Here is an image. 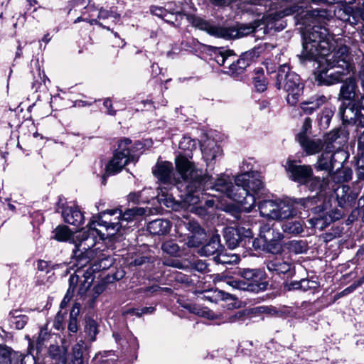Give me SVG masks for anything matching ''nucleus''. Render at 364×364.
I'll use <instances>...</instances> for the list:
<instances>
[{"label":"nucleus","mask_w":364,"mask_h":364,"mask_svg":"<svg viewBox=\"0 0 364 364\" xmlns=\"http://www.w3.org/2000/svg\"><path fill=\"white\" fill-rule=\"evenodd\" d=\"M166 13L168 14V18H171L173 21L174 20V23L176 25H178V20L181 19L183 17V6L181 3L176 2H168L165 5Z\"/></svg>","instance_id":"nucleus-29"},{"label":"nucleus","mask_w":364,"mask_h":364,"mask_svg":"<svg viewBox=\"0 0 364 364\" xmlns=\"http://www.w3.org/2000/svg\"><path fill=\"white\" fill-rule=\"evenodd\" d=\"M296 11V6H290L279 11L272 9L269 13L264 15L261 19L262 24L265 25L268 29L282 30L285 25L280 21L286 16L291 15Z\"/></svg>","instance_id":"nucleus-12"},{"label":"nucleus","mask_w":364,"mask_h":364,"mask_svg":"<svg viewBox=\"0 0 364 364\" xmlns=\"http://www.w3.org/2000/svg\"><path fill=\"white\" fill-rule=\"evenodd\" d=\"M11 353L10 348L0 345V364H11Z\"/></svg>","instance_id":"nucleus-43"},{"label":"nucleus","mask_w":364,"mask_h":364,"mask_svg":"<svg viewBox=\"0 0 364 364\" xmlns=\"http://www.w3.org/2000/svg\"><path fill=\"white\" fill-rule=\"evenodd\" d=\"M62 215L65 223L77 227L82 225L85 220L83 213L75 205L63 207Z\"/></svg>","instance_id":"nucleus-16"},{"label":"nucleus","mask_w":364,"mask_h":364,"mask_svg":"<svg viewBox=\"0 0 364 364\" xmlns=\"http://www.w3.org/2000/svg\"><path fill=\"white\" fill-rule=\"evenodd\" d=\"M92 255V251L91 249L87 251V253L83 252L82 254L78 252L77 255H75L77 257L75 264V272L78 274L82 273L83 277V280H80V284L78 289V294L80 295L85 294L91 287L95 279L94 272L101 269H106L112 263V261L110 258H105L100 261V264H93L87 269L82 271V269L86 267L88 263H90V257Z\"/></svg>","instance_id":"nucleus-6"},{"label":"nucleus","mask_w":364,"mask_h":364,"mask_svg":"<svg viewBox=\"0 0 364 364\" xmlns=\"http://www.w3.org/2000/svg\"><path fill=\"white\" fill-rule=\"evenodd\" d=\"M287 170L291 173L294 181L301 184L308 182V179L313 174L312 168L308 165H295L294 161L288 160L286 166Z\"/></svg>","instance_id":"nucleus-15"},{"label":"nucleus","mask_w":364,"mask_h":364,"mask_svg":"<svg viewBox=\"0 0 364 364\" xmlns=\"http://www.w3.org/2000/svg\"><path fill=\"white\" fill-rule=\"evenodd\" d=\"M357 84L355 80L349 78L345 81L341 88L340 95L343 100H351L356 95Z\"/></svg>","instance_id":"nucleus-27"},{"label":"nucleus","mask_w":364,"mask_h":364,"mask_svg":"<svg viewBox=\"0 0 364 364\" xmlns=\"http://www.w3.org/2000/svg\"><path fill=\"white\" fill-rule=\"evenodd\" d=\"M355 199L354 196L348 195L346 197L341 198L338 203L341 206H343L346 204L350 203Z\"/></svg>","instance_id":"nucleus-61"},{"label":"nucleus","mask_w":364,"mask_h":364,"mask_svg":"<svg viewBox=\"0 0 364 364\" xmlns=\"http://www.w3.org/2000/svg\"><path fill=\"white\" fill-rule=\"evenodd\" d=\"M358 210L359 214L364 222V195L361 196L358 200Z\"/></svg>","instance_id":"nucleus-59"},{"label":"nucleus","mask_w":364,"mask_h":364,"mask_svg":"<svg viewBox=\"0 0 364 364\" xmlns=\"http://www.w3.org/2000/svg\"><path fill=\"white\" fill-rule=\"evenodd\" d=\"M340 137V130L333 129L324 136L323 144L327 151H333V143Z\"/></svg>","instance_id":"nucleus-32"},{"label":"nucleus","mask_w":364,"mask_h":364,"mask_svg":"<svg viewBox=\"0 0 364 364\" xmlns=\"http://www.w3.org/2000/svg\"><path fill=\"white\" fill-rule=\"evenodd\" d=\"M179 148L184 151H192L196 146V143L194 140L188 136H184L179 142Z\"/></svg>","instance_id":"nucleus-45"},{"label":"nucleus","mask_w":364,"mask_h":364,"mask_svg":"<svg viewBox=\"0 0 364 364\" xmlns=\"http://www.w3.org/2000/svg\"><path fill=\"white\" fill-rule=\"evenodd\" d=\"M283 235L272 229L269 225H264L259 230V239L257 242H262L261 244L264 249L272 254L280 253L282 250L281 241Z\"/></svg>","instance_id":"nucleus-11"},{"label":"nucleus","mask_w":364,"mask_h":364,"mask_svg":"<svg viewBox=\"0 0 364 364\" xmlns=\"http://www.w3.org/2000/svg\"><path fill=\"white\" fill-rule=\"evenodd\" d=\"M237 230H240V235L241 238H252L253 237V234L252 230L250 228H245L244 227H238L237 228Z\"/></svg>","instance_id":"nucleus-53"},{"label":"nucleus","mask_w":364,"mask_h":364,"mask_svg":"<svg viewBox=\"0 0 364 364\" xmlns=\"http://www.w3.org/2000/svg\"><path fill=\"white\" fill-rule=\"evenodd\" d=\"M97 17L99 19H107L112 18H113L114 22H117L119 21L120 15L114 11H108L102 8L99 11Z\"/></svg>","instance_id":"nucleus-46"},{"label":"nucleus","mask_w":364,"mask_h":364,"mask_svg":"<svg viewBox=\"0 0 364 364\" xmlns=\"http://www.w3.org/2000/svg\"><path fill=\"white\" fill-rule=\"evenodd\" d=\"M223 282L233 289L240 290L252 289L251 283H246L244 280H237L233 278H225Z\"/></svg>","instance_id":"nucleus-35"},{"label":"nucleus","mask_w":364,"mask_h":364,"mask_svg":"<svg viewBox=\"0 0 364 364\" xmlns=\"http://www.w3.org/2000/svg\"><path fill=\"white\" fill-rule=\"evenodd\" d=\"M301 60L318 63L315 79L321 85L339 82L343 75L349 73L350 56L349 48L341 38H336L324 26L314 25L303 33Z\"/></svg>","instance_id":"nucleus-1"},{"label":"nucleus","mask_w":364,"mask_h":364,"mask_svg":"<svg viewBox=\"0 0 364 364\" xmlns=\"http://www.w3.org/2000/svg\"><path fill=\"white\" fill-rule=\"evenodd\" d=\"M28 322V317L25 315L18 316L15 321V326L17 329H22Z\"/></svg>","instance_id":"nucleus-51"},{"label":"nucleus","mask_w":364,"mask_h":364,"mask_svg":"<svg viewBox=\"0 0 364 364\" xmlns=\"http://www.w3.org/2000/svg\"><path fill=\"white\" fill-rule=\"evenodd\" d=\"M203 157L206 162L215 159L221 155L222 150L214 141H208L202 146Z\"/></svg>","instance_id":"nucleus-23"},{"label":"nucleus","mask_w":364,"mask_h":364,"mask_svg":"<svg viewBox=\"0 0 364 364\" xmlns=\"http://www.w3.org/2000/svg\"><path fill=\"white\" fill-rule=\"evenodd\" d=\"M171 224L169 220L164 219L154 220L147 225L148 231L152 235H162L169 232Z\"/></svg>","instance_id":"nucleus-20"},{"label":"nucleus","mask_w":364,"mask_h":364,"mask_svg":"<svg viewBox=\"0 0 364 364\" xmlns=\"http://www.w3.org/2000/svg\"><path fill=\"white\" fill-rule=\"evenodd\" d=\"M356 167L357 168L364 169V151H358Z\"/></svg>","instance_id":"nucleus-56"},{"label":"nucleus","mask_w":364,"mask_h":364,"mask_svg":"<svg viewBox=\"0 0 364 364\" xmlns=\"http://www.w3.org/2000/svg\"><path fill=\"white\" fill-rule=\"evenodd\" d=\"M85 347V342L82 340L78 341L73 347V364H83L82 354Z\"/></svg>","instance_id":"nucleus-34"},{"label":"nucleus","mask_w":364,"mask_h":364,"mask_svg":"<svg viewBox=\"0 0 364 364\" xmlns=\"http://www.w3.org/2000/svg\"><path fill=\"white\" fill-rule=\"evenodd\" d=\"M194 26L201 30L206 31L210 35L226 39L241 38L255 31L259 24L240 25L238 27H218L210 25L208 22L196 18L193 21Z\"/></svg>","instance_id":"nucleus-7"},{"label":"nucleus","mask_w":364,"mask_h":364,"mask_svg":"<svg viewBox=\"0 0 364 364\" xmlns=\"http://www.w3.org/2000/svg\"><path fill=\"white\" fill-rule=\"evenodd\" d=\"M364 283V275L360 278L358 281L355 282L350 286L346 287L341 292L336 294L334 296V300H338L341 297L346 296L353 293L358 287H360Z\"/></svg>","instance_id":"nucleus-36"},{"label":"nucleus","mask_w":364,"mask_h":364,"mask_svg":"<svg viewBox=\"0 0 364 364\" xmlns=\"http://www.w3.org/2000/svg\"><path fill=\"white\" fill-rule=\"evenodd\" d=\"M260 54L259 48H255L252 50L245 53L241 58L237 59V68L231 71L232 76H237L242 73L245 69L249 65V61L255 58H257Z\"/></svg>","instance_id":"nucleus-18"},{"label":"nucleus","mask_w":364,"mask_h":364,"mask_svg":"<svg viewBox=\"0 0 364 364\" xmlns=\"http://www.w3.org/2000/svg\"><path fill=\"white\" fill-rule=\"evenodd\" d=\"M255 76L253 77L255 87L258 92H264L267 89V82L264 77L262 68L255 70Z\"/></svg>","instance_id":"nucleus-33"},{"label":"nucleus","mask_w":364,"mask_h":364,"mask_svg":"<svg viewBox=\"0 0 364 364\" xmlns=\"http://www.w3.org/2000/svg\"><path fill=\"white\" fill-rule=\"evenodd\" d=\"M277 208L275 210V220L289 219L297 214L296 208L299 205L304 208H309L313 203V198H302L299 200L286 198L277 200Z\"/></svg>","instance_id":"nucleus-10"},{"label":"nucleus","mask_w":364,"mask_h":364,"mask_svg":"<svg viewBox=\"0 0 364 364\" xmlns=\"http://www.w3.org/2000/svg\"><path fill=\"white\" fill-rule=\"evenodd\" d=\"M146 213L143 208H134L127 210L122 213L119 209L107 210L100 213L90 221L91 233L99 235V240L114 236L124 226V222L134 220L138 216Z\"/></svg>","instance_id":"nucleus-3"},{"label":"nucleus","mask_w":364,"mask_h":364,"mask_svg":"<svg viewBox=\"0 0 364 364\" xmlns=\"http://www.w3.org/2000/svg\"><path fill=\"white\" fill-rule=\"evenodd\" d=\"M311 128V119L309 117H306L303 123L302 129L300 133H302L304 135L306 136V133Z\"/></svg>","instance_id":"nucleus-54"},{"label":"nucleus","mask_w":364,"mask_h":364,"mask_svg":"<svg viewBox=\"0 0 364 364\" xmlns=\"http://www.w3.org/2000/svg\"><path fill=\"white\" fill-rule=\"evenodd\" d=\"M283 230L289 234L299 235L303 232V227L300 222L291 221L285 223Z\"/></svg>","instance_id":"nucleus-37"},{"label":"nucleus","mask_w":364,"mask_h":364,"mask_svg":"<svg viewBox=\"0 0 364 364\" xmlns=\"http://www.w3.org/2000/svg\"><path fill=\"white\" fill-rule=\"evenodd\" d=\"M287 247L289 250L295 254H301L306 250V245L303 241L292 240L288 242Z\"/></svg>","instance_id":"nucleus-40"},{"label":"nucleus","mask_w":364,"mask_h":364,"mask_svg":"<svg viewBox=\"0 0 364 364\" xmlns=\"http://www.w3.org/2000/svg\"><path fill=\"white\" fill-rule=\"evenodd\" d=\"M230 57H232V54L230 51H219L218 53L216 54L215 58L216 63L222 66H225V63L230 61Z\"/></svg>","instance_id":"nucleus-47"},{"label":"nucleus","mask_w":364,"mask_h":364,"mask_svg":"<svg viewBox=\"0 0 364 364\" xmlns=\"http://www.w3.org/2000/svg\"><path fill=\"white\" fill-rule=\"evenodd\" d=\"M291 267V263L278 259L269 261L267 264V269L276 274L287 273L290 271Z\"/></svg>","instance_id":"nucleus-30"},{"label":"nucleus","mask_w":364,"mask_h":364,"mask_svg":"<svg viewBox=\"0 0 364 364\" xmlns=\"http://www.w3.org/2000/svg\"><path fill=\"white\" fill-rule=\"evenodd\" d=\"M218 260L220 261V262L223 264H231L237 262L239 260V257L236 255H221L219 256Z\"/></svg>","instance_id":"nucleus-49"},{"label":"nucleus","mask_w":364,"mask_h":364,"mask_svg":"<svg viewBox=\"0 0 364 364\" xmlns=\"http://www.w3.org/2000/svg\"><path fill=\"white\" fill-rule=\"evenodd\" d=\"M328 182V178H322L321 179L319 177L311 175L305 185L311 191H323L327 188Z\"/></svg>","instance_id":"nucleus-31"},{"label":"nucleus","mask_w":364,"mask_h":364,"mask_svg":"<svg viewBox=\"0 0 364 364\" xmlns=\"http://www.w3.org/2000/svg\"><path fill=\"white\" fill-rule=\"evenodd\" d=\"M223 245L220 244V235L214 234L209 242L202 247L199 250V254L202 256H210L223 250Z\"/></svg>","instance_id":"nucleus-21"},{"label":"nucleus","mask_w":364,"mask_h":364,"mask_svg":"<svg viewBox=\"0 0 364 364\" xmlns=\"http://www.w3.org/2000/svg\"><path fill=\"white\" fill-rule=\"evenodd\" d=\"M187 243L190 247H198L201 243V240H198L196 235H194L188 238Z\"/></svg>","instance_id":"nucleus-58"},{"label":"nucleus","mask_w":364,"mask_h":364,"mask_svg":"<svg viewBox=\"0 0 364 364\" xmlns=\"http://www.w3.org/2000/svg\"><path fill=\"white\" fill-rule=\"evenodd\" d=\"M67 352L65 347L58 345H50L48 349L49 355L55 364L67 363Z\"/></svg>","instance_id":"nucleus-25"},{"label":"nucleus","mask_w":364,"mask_h":364,"mask_svg":"<svg viewBox=\"0 0 364 364\" xmlns=\"http://www.w3.org/2000/svg\"><path fill=\"white\" fill-rule=\"evenodd\" d=\"M241 277L245 279V282L251 283L252 289H246L247 291H255L259 288V281L261 278V272L257 269H243L240 272Z\"/></svg>","instance_id":"nucleus-22"},{"label":"nucleus","mask_w":364,"mask_h":364,"mask_svg":"<svg viewBox=\"0 0 364 364\" xmlns=\"http://www.w3.org/2000/svg\"><path fill=\"white\" fill-rule=\"evenodd\" d=\"M297 140L307 155H314L324 147L321 139H309L302 133L297 135Z\"/></svg>","instance_id":"nucleus-17"},{"label":"nucleus","mask_w":364,"mask_h":364,"mask_svg":"<svg viewBox=\"0 0 364 364\" xmlns=\"http://www.w3.org/2000/svg\"><path fill=\"white\" fill-rule=\"evenodd\" d=\"M90 222L87 226V230L75 235L70 228L64 225L57 226L53 231L52 238L58 242H70L75 245V255L78 252L87 253L96 244L99 235L91 233Z\"/></svg>","instance_id":"nucleus-4"},{"label":"nucleus","mask_w":364,"mask_h":364,"mask_svg":"<svg viewBox=\"0 0 364 364\" xmlns=\"http://www.w3.org/2000/svg\"><path fill=\"white\" fill-rule=\"evenodd\" d=\"M188 193L184 196L183 201L189 205H194L199 203L200 198L198 195H194L192 193V188L191 186H187Z\"/></svg>","instance_id":"nucleus-44"},{"label":"nucleus","mask_w":364,"mask_h":364,"mask_svg":"<svg viewBox=\"0 0 364 364\" xmlns=\"http://www.w3.org/2000/svg\"><path fill=\"white\" fill-rule=\"evenodd\" d=\"M318 287V283L315 281L309 279L300 280V289L302 291H308L309 289H315Z\"/></svg>","instance_id":"nucleus-48"},{"label":"nucleus","mask_w":364,"mask_h":364,"mask_svg":"<svg viewBox=\"0 0 364 364\" xmlns=\"http://www.w3.org/2000/svg\"><path fill=\"white\" fill-rule=\"evenodd\" d=\"M312 198L314 202L308 208H311L312 216L308 220V223L311 228L321 231L331 223V219L321 204L316 207H311L316 200L314 198Z\"/></svg>","instance_id":"nucleus-13"},{"label":"nucleus","mask_w":364,"mask_h":364,"mask_svg":"<svg viewBox=\"0 0 364 364\" xmlns=\"http://www.w3.org/2000/svg\"><path fill=\"white\" fill-rule=\"evenodd\" d=\"M333 151H327L326 149L323 153L318 157L315 168L317 170H330L334 166V155Z\"/></svg>","instance_id":"nucleus-28"},{"label":"nucleus","mask_w":364,"mask_h":364,"mask_svg":"<svg viewBox=\"0 0 364 364\" xmlns=\"http://www.w3.org/2000/svg\"><path fill=\"white\" fill-rule=\"evenodd\" d=\"M343 215V213L339 209L332 210L331 212H328V216L331 217V223L341 219Z\"/></svg>","instance_id":"nucleus-52"},{"label":"nucleus","mask_w":364,"mask_h":364,"mask_svg":"<svg viewBox=\"0 0 364 364\" xmlns=\"http://www.w3.org/2000/svg\"><path fill=\"white\" fill-rule=\"evenodd\" d=\"M153 173L161 182L165 184L174 185L178 183V179L175 176V172L171 162L158 163Z\"/></svg>","instance_id":"nucleus-14"},{"label":"nucleus","mask_w":364,"mask_h":364,"mask_svg":"<svg viewBox=\"0 0 364 364\" xmlns=\"http://www.w3.org/2000/svg\"><path fill=\"white\" fill-rule=\"evenodd\" d=\"M73 296V292H72L71 290H68L63 299L62 300V301L60 303V306L61 309H63L67 306L68 302L72 299Z\"/></svg>","instance_id":"nucleus-55"},{"label":"nucleus","mask_w":364,"mask_h":364,"mask_svg":"<svg viewBox=\"0 0 364 364\" xmlns=\"http://www.w3.org/2000/svg\"><path fill=\"white\" fill-rule=\"evenodd\" d=\"M104 106L107 109V113L110 115H114L115 111L112 109V102L109 99H106L104 102Z\"/></svg>","instance_id":"nucleus-63"},{"label":"nucleus","mask_w":364,"mask_h":364,"mask_svg":"<svg viewBox=\"0 0 364 364\" xmlns=\"http://www.w3.org/2000/svg\"><path fill=\"white\" fill-rule=\"evenodd\" d=\"M79 281L80 275L78 273L71 275L69 279V288L68 290H71V291L74 293Z\"/></svg>","instance_id":"nucleus-50"},{"label":"nucleus","mask_w":364,"mask_h":364,"mask_svg":"<svg viewBox=\"0 0 364 364\" xmlns=\"http://www.w3.org/2000/svg\"><path fill=\"white\" fill-rule=\"evenodd\" d=\"M327 100V97L323 95H315L311 97L309 100L302 102L300 105V107L304 114H311L321 105L325 104Z\"/></svg>","instance_id":"nucleus-19"},{"label":"nucleus","mask_w":364,"mask_h":364,"mask_svg":"<svg viewBox=\"0 0 364 364\" xmlns=\"http://www.w3.org/2000/svg\"><path fill=\"white\" fill-rule=\"evenodd\" d=\"M151 12L154 15L163 18L166 22L175 24L174 21H173L171 18H168L166 7L153 6L151 7Z\"/></svg>","instance_id":"nucleus-41"},{"label":"nucleus","mask_w":364,"mask_h":364,"mask_svg":"<svg viewBox=\"0 0 364 364\" xmlns=\"http://www.w3.org/2000/svg\"><path fill=\"white\" fill-rule=\"evenodd\" d=\"M161 249L164 252L171 256H176L179 252L178 245L171 240L164 242Z\"/></svg>","instance_id":"nucleus-42"},{"label":"nucleus","mask_w":364,"mask_h":364,"mask_svg":"<svg viewBox=\"0 0 364 364\" xmlns=\"http://www.w3.org/2000/svg\"><path fill=\"white\" fill-rule=\"evenodd\" d=\"M239 231L237 228L232 227H228L225 229L224 237L226 244L230 249L237 247L242 241Z\"/></svg>","instance_id":"nucleus-26"},{"label":"nucleus","mask_w":364,"mask_h":364,"mask_svg":"<svg viewBox=\"0 0 364 364\" xmlns=\"http://www.w3.org/2000/svg\"><path fill=\"white\" fill-rule=\"evenodd\" d=\"M63 320V316L59 312L56 315L55 318V321H54L55 328H56L58 330H59L60 328Z\"/></svg>","instance_id":"nucleus-62"},{"label":"nucleus","mask_w":364,"mask_h":364,"mask_svg":"<svg viewBox=\"0 0 364 364\" xmlns=\"http://www.w3.org/2000/svg\"><path fill=\"white\" fill-rule=\"evenodd\" d=\"M194 267L199 272H203L206 269L207 265L204 262L198 260L195 262Z\"/></svg>","instance_id":"nucleus-64"},{"label":"nucleus","mask_w":364,"mask_h":364,"mask_svg":"<svg viewBox=\"0 0 364 364\" xmlns=\"http://www.w3.org/2000/svg\"><path fill=\"white\" fill-rule=\"evenodd\" d=\"M259 214L262 217L267 219L275 220V210L277 201L273 200H265L258 204Z\"/></svg>","instance_id":"nucleus-24"},{"label":"nucleus","mask_w":364,"mask_h":364,"mask_svg":"<svg viewBox=\"0 0 364 364\" xmlns=\"http://www.w3.org/2000/svg\"><path fill=\"white\" fill-rule=\"evenodd\" d=\"M140 197H141V193L133 192V193H130L128 195L127 198H128L129 201H132L133 203H138L140 200Z\"/></svg>","instance_id":"nucleus-60"},{"label":"nucleus","mask_w":364,"mask_h":364,"mask_svg":"<svg viewBox=\"0 0 364 364\" xmlns=\"http://www.w3.org/2000/svg\"><path fill=\"white\" fill-rule=\"evenodd\" d=\"M79 312V306L77 304H75L71 312H70V321L68 324V330L70 332L76 333L78 330V326H77V316L78 315Z\"/></svg>","instance_id":"nucleus-38"},{"label":"nucleus","mask_w":364,"mask_h":364,"mask_svg":"<svg viewBox=\"0 0 364 364\" xmlns=\"http://www.w3.org/2000/svg\"><path fill=\"white\" fill-rule=\"evenodd\" d=\"M339 115L344 123H353L364 127V94L348 109L342 105L339 108ZM358 151H364V132L358 138Z\"/></svg>","instance_id":"nucleus-8"},{"label":"nucleus","mask_w":364,"mask_h":364,"mask_svg":"<svg viewBox=\"0 0 364 364\" xmlns=\"http://www.w3.org/2000/svg\"><path fill=\"white\" fill-rule=\"evenodd\" d=\"M312 16H316L318 20L320 18H328L329 14L324 10H314L312 11Z\"/></svg>","instance_id":"nucleus-57"},{"label":"nucleus","mask_w":364,"mask_h":364,"mask_svg":"<svg viewBox=\"0 0 364 364\" xmlns=\"http://www.w3.org/2000/svg\"><path fill=\"white\" fill-rule=\"evenodd\" d=\"M276 86L287 93V102L291 106L296 105L304 87L300 77L286 65H282L278 70Z\"/></svg>","instance_id":"nucleus-5"},{"label":"nucleus","mask_w":364,"mask_h":364,"mask_svg":"<svg viewBox=\"0 0 364 364\" xmlns=\"http://www.w3.org/2000/svg\"><path fill=\"white\" fill-rule=\"evenodd\" d=\"M131 141L129 139L122 140L117 150L114 154L112 159L106 166V174L113 175L121 171L129 162H136V159L130 155L129 146Z\"/></svg>","instance_id":"nucleus-9"},{"label":"nucleus","mask_w":364,"mask_h":364,"mask_svg":"<svg viewBox=\"0 0 364 364\" xmlns=\"http://www.w3.org/2000/svg\"><path fill=\"white\" fill-rule=\"evenodd\" d=\"M175 164L177 172L183 180L190 181L199 186L203 185L206 189L224 193L247 213L250 212L255 207V194L263 188L262 181L254 172L247 171L236 176L234 184L229 176L225 174L220 175L213 182L212 177L204 175L203 171L185 156L179 155L176 157Z\"/></svg>","instance_id":"nucleus-2"},{"label":"nucleus","mask_w":364,"mask_h":364,"mask_svg":"<svg viewBox=\"0 0 364 364\" xmlns=\"http://www.w3.org/2000/svg\"><path fill=\"white\" fill-rule=\"evenodd\" d=\"M85 331L90 338V340L94 341L95 340V336L98 333L97 322L92 318L87 319Z\"/></svg>","instance_id":"nucleus-39"}]
</instances>
